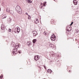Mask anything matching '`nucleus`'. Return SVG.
I'll return each mask as SVG.
<instances>
[{
  "label": "nucleus",
  "instance_id": "obj_13",
  "mask_svg": "<svg viewBox=\"0 0 79 79\" xmlns=\"http://www.w3.org/2000/svg\"><path fill=\"white\" fill-rule=\"evenodd\" d=\"M16 11L19 14H22V10H17Z\"/></svg>",
  "mask_w": 79,
  "mask_h": 79
},
{
  "label": "nucleus",
  "instance_id": "obj_7",
  "mask_svg": "<svg viewBox=\"0 0 79 79\" xmlns=\"http://www.w3.org/2000/svg\"><path fill=\"white\" fill-rule=\"evenodd\" d=\"M34 21H35V24H38V23H39V20H38V19H35L34 20Z\"/></svg>",
  "mask_w": 79,
  "mask_h": 79
},
{
  "label": "nucleus",
  "instance_id": "obj_25",
  "mask_svg": "<svg viewBox=\"0 0 79 79\" xmlns=\"http://www.w3.org/2000/svg\"><path fill=\"white\" fill-rule=\"evenodd\" d=\"M9 32H11V29H9Z\"/></svg>",
  "mask_w": 79,
  "mask_h": 79
},
{
  "label": "nucleus",
  "instance_id": "obj_31",
  "mask_svg": "<svg viewBox=\"0 0 79 79\" xmlns=\"http://www.w3.org/2000/svg\"><path fill=\"white\" fill-rule=\"evenodd\" d=\"M69 72H71V71L70 70H69Z\"/></svg>",
  "mask_w": 79,
  "mask_h": 79
},
{
  "label": "nucleus",
  "instance_id": "obj_23",
  "mask_svg": "<svg viewBox=\"0 0 79 79\" xmlns=\"http://www.w3.org/2000/svg\"><path fill=\"white\" fill-rule=\"evenodd\" d=\"M73 22H72L71 23V24H70V26H72V24H73Z\"/></svg>",
  "mask_w": 79,
  "mask_h": 79
},
{
  "label": "nucleus",
  "instance_id": "obj_26",
  "mask_svg": "<svg viewBox=\"0 0 79 79\" xmlns=\"http://www.w3.org/2000/svg\"><path fill=\"white\" fill-rule=\"evenodd\" d=\"M18 52L19 53H21V51H18Z\"/></svg>",
  "mask_w": 79,
  "mask_h": 79
},
{
  "label": "nucleus",
  "instance_id": "obj_32",
  "mask_svg": "<svg viewBox=\"0 0 79 79\" xmlns=\"http://www.w3.org/2000/svg\"><path fill=\"white\" fill-rule=\"evenodd\" d=\"M29 45H31V43L29 44Z\"/></svg>",
  "mask_w": 79,
  "mask_h": 79
},
{
  "label": "nucleus",
  "instance_id": "obj_36",
  "mask_svg": "<svg viewBox=\"0 0 79 79\" xmlns=\"http://www.w3.org/2000/svg\"><path fill=\"white\" fill-rule=\"evenodd\" d=\"M7 9H6V10H7Z\"/></svg>",
  "mask_w": 79,
  "mask_h": 79
},
{
  "label": "nucleus",
  "instance_id": "obj_11",
  "mask_svg": "<svg viewBox=\"0 0 79 79\" xmlns=\"http://www.w3.org/2000/svg\"><path fill=\"white\" fill-rule=\"evenodd\" d=\"M6 11L8 13H11V14H12L13 12V11L12 10H6Z\"/></svg>",
  "mask_w": 79,
  "mask_h": 79
},
{
  "label": "nucleus",
  "instance_id": "obj_5",
  "mask_svg": "<svg viewBox=\"0 0 79 79\" xmlns=\"http://www.w3.org/2000/svg\"><path fill=\"white\" fill-rule=\"evenodd\" d=\"M40 59V56H35L34 57V60L36 61H37L39 60Z\"/></svg>",
  "mask_w": 79,
  "mask_h": 79
},
{
  "label": "nucleus",
  "instance_id": "obj_17",
  "mask_svg": "<svg viewBox=\"0 0 79 79\" xmlns=\"http://www.w3.org/2000/svg\"><path fill=\"white\" fill-rule=\"evenodd\" d=\"M49 46L50 47H53V44H51V43L49 44Z\"/></svg>",
  "mask_w": 79,
  "mask_h": 79
},
{
  "label": "nucleus",
  "instance_id": "obj_33",
  "mask_svg": "<svg viewBox=\"0 0 79 79\" xmlns=\"http://www.w3.org/2000/svg\"><path fill=\"white\" fill-rule=\"evenodd\" d=\"M0 10H1V8H0Z\"/></svg>",
  "mask_w": 79,
  "mask_h": 79
},
{
  "label": "nucleus",
  "instance_id": "obj_9",
  "mask_svg": "<svg viewBox=\"0 0 79 79\" xmlns=\"http://www.w3.org/2000/svg\"><path fill=\"white\" fill-rule=\"evenodd\" d=\"M6 15H2V19H4L5 18H6Z\"/></svg>",
  "mask_w": 79,
  "mask_h": 79
},
{
  "label": "nucleus",
  "instance_id": "obj_29",
  "mask_svg": "<svg viewBox=\"0 0 79 79\" xmlns=\"http://www.w3.org/2000/svg\"><path fill=\"white\" fill-rule=\"evenodd\" d=\"M0 77H1V79H2V78H3V77H1V76Z\"/></svg>",
  "mask_w": 79,
  "mask_h": 79
},
{
  "label": "nucleus",
  "instance_id": "obj_28",
  "mask_svg": "<svg viewBox=\"0 0 79 79\" xmlns=\"http://www.w3.org/2000/svg\"><path fill=\"white\" fill-rule=\"evenodd\" d=\"M44 68L45 69H46V68L45 67V65H44Z\"/></svg>",
  "mask_w": 79,
  "mask_h": 79
},
{
  "label": "nucleus",
  "instance_id": "obj_22",
  "mask_svg": "<svg viewBox=\"0 0 79 79\" xmlns=\"http://www.w3.org/2000/svg\"><path fill=\"white\" fill-rule=\"evenodd\" d=\"M71 29H70V30H69V29H68L67 31H68V32H69V31H71Z\"/></svg>",
  "mask_w": 79,
  "mask_h": 79
},
{
  "label": "nucleus",
  "instance_id": "obj_2",
  "mask_svg": "<svg viewBox=\"0 0 79 79\" xmlns=\"http://www.w3.org/2000/svg\"><path fill=\"white\" fill-rule=\"evenodd\" d=\"M51 39L52 40L54 41V40H55V39H56V36L55 35H52V37H51Z\"/></svg>",
  "mask_w": 79,
  "mask_h": 79
},
{
  "label": "nucleus",
  "instance_id": "obj_27",
  "mask_svg": "<svg viewBox=\"0 0 79 79\" xmlns=\"http://www.w3.org/2000/svg\"><path fill=\"white\" fill-rule=\"evenodd\" d=\"M25 14L27 15H28V14H27V13H26Z\"/></svg>",
  "mask_w": 79,
  "mask_h": 79
},
{
  "label": "nucleus",
  "instance_id": "obj_30",
  "mask_svg": "<svg viewBox=\"0 0 79 79\" xmlns=\"http://www.w3.org/2000/svg\"><path fill=\"white\" fill-rule=\"evenodd\" d=\"M9 19H10V21H11V19H10V18H9Z\"/></svg>",
  "mask_w": 79,
  "mask_h": 79
},
{
  "label": "nucleus",
  "instance_id": "obj_16",
  "mask_svg": "<svg viewBox=\"0 0 79 79\" xmlns=\"http://www.w3.org/2000/svg\"><path fill=\"white\" fill-rule=\"evenodd\" d=\"M36 41H37V40L36 39H34L33 40V42L34 44H35V42H36Z\"/></svg>",
  "mask_w": 79,
  "mask_h": 79
},
{
  "label": "nucleus",
  "instance_id": "obj_18",
  "mask_svg": "<svg viewBox=\"0 0 79 79\" xmlns=\"http://www.w3.org/2000/svg\"><path fill=\"white\" fill-rule=\"evenodd\" d=\"M47 32L44 31V32L43 33V34H44V35H47Z\"/></svg>",
  "mask_w": 79,
  "mask_h": 79
},
{
  "label": "nucleus",
  "instance_id": "obj_12",
  "mask_svg": "<svg viewBox=\"0 0 79 79\" xmlns=\"http://www.w3.org/2000/svg\"><path fill=\"white\" fill-rule=\"evenodd\" d=\"M1 29L2 30H5V26H3L2 24V25H1Z\"/></svg>",
  "mask_w": 79,
  "mask_h": 79
},
{
  "label": "nucleus",
  "instance_id": "obj_1",
  "mask_svg": "<svg viewBox=\"0 0 79 79\" xmlns=\"http://www.w3.org/2000/svg\"><path fill=\"white\" fill-rule=\"evenodd\" d=\"M12 31L13 32H15V33H17V32L19 33V32H20V28H19V27H17L16 28L12 29Z\"/></svg>",
  "mask_w": 79,
  "mask_h": 79
},
{
  "label": "nucleus",
  "instance_id": "obj_8",
  "mask_svg": "<svg viewBox=\"0 0 79 79\" xmlns=\"http://www.w3.org/2000/svg\"><path fill=\"white\" fill-rule=\"evenodd\" d=\"M15 10H21V7L19 6H17L15 8Z\"/></svg>",
  "mask_w": 79,
  "mask_h": 79
},
{
  "label": "nucleus",
  "instance_id": "obj_14",
  "mask_svg": "<svg viewBox=\"0 0 79 79\" xmlns=\"http://www.w3.org/2000/svg\"><path fill=\"white\" fill-rule=\"evenodd\" d=\"M11 46H12V47H14L15 43L14 42H12V43L11 44Z\"/></svg>",
  "mask_w": 79,
  "mask_h": 79
},
{
  "label": "nucleus",
  "instance_id": "obj_35",
  "mask_svg": "<svg viewBox=\"0 0 79 79\" xmlns=\"http://www.w3.org/2000/svg\"><path fill=\"white\" fill-rule=\"evenodd\" d=\"M54 1H55V0H54Z\"/></svg>",
  "mask_w": 79,
  "mask_h": 79
},
{
  "label": "nucleus",
  "instance_id": "obj_4",
  "mask_svg": "<svg viewBox=\"0 0 79 79\" xmlns=\"http://www.w3.org/2000/svg\"><path fill=\"white\" fill-rule=\"evenodd\" d=\"M12 53L14 55H15H15H16V54H17V53H18V51H17V49L14 48Z\"/></svg>",
  "mask_w": 79,
  "mask_h": 79
},
{
  "label": "nucleus",
  "instance_id": "obj_21",
  "mask_svg": "<svg viewBox=\"0 0 79 79\" xmlns=\"http://www.w3.org/2000/svg\"><path fill=\"white\" fill-rule=\"evenodd\" d=\"M27 2H28V3H31V0H28Z\"/></svg>",
  "mask_w": 79,
  "mask_h": 79
},
{
  "label": "nucleus",
  "instance_id": "obj_20",
  "mask_svg": "<svg viewBox=\"0 0 79 79\" xmlns=\"http://www.w3.org/2000/svg\"><path fill=\"white\" fill-rule=\"evenodd\" d=\"M38 68H40V71L41 70V68H40V66H38Z\"/></svg>",
  "mask_w": 79,
  "mask_h": 79
},
{
  "label": "nucleus",
  "instance_id": "obj_34",
  "mask_svg": "<svg viewBox=\"0 0 79 79\" xmlns=\"http://www.w3.org/2000/svg\"><path fill=\"white\" fill-rule=\"evenodd\" d=\"M15 52H16V50L15 51Z\"/></svg>",
  "mask_w": 79,
  "mask_h": 79
},
{
  "label": "nucleus",
  "instance_id": "obj_19",
  "mask_svg": "<svg viewBox=\"0 0 79 79\" xmlns=\"http://www.w3.org/2000/svg\"><path fill=\"white\" fill-rule=\"evenodd\" d=\"M28 19H31V16L28 15Z\"/></svg>",
  "mask_w": 79,
  "mask_h": 79
},
{
  "label": "nucleus",
  "instance_id": "obj_3",
  "mask_svg": "<svg viewBox=\"0 0 79 79\" xmlns=\"http://www.w3.org/2000/svg\"><path fill=\"white\" fill-rule=\"evenodd\" d=\"M33 37H35L38 34L37 32L35 31H33Z\"/></svg>",
  "mask_w": 79,
  "mask_h": 79
},
{
  "label": "nucleus",
  "instance_id": "obj_15",
  "mask_svg": "<svg viewBox=\"0 0 79 79\" xmlns=\"http://www.w3.org/2000/svg\"><path fill=\"white\" fill-rule=\"evenodd\" d=\"M48 73H52V71L51 70V69H48Z\"/></svg>",
  "mask_w": 79,
  "mask_h": 79
},
{
  "label": "nucleus",
  "instance_id": "obj_10",
  "mask_svg": "<svg viewBox=\"0 0 79 79\" xmlns=\"http://www.w3.org/2000/svg\"><path fill=\"white\" fill-rule=\"evenodd\" d=\"M73 2L74 5H77V0H74L73 1Z\"/></svg>",
  "mask_w": 79,
  "mask_h": 79
},
{
  "label": "nucleus",
  "instance_id": "obj_24",
  "mask_svg": "<svg viewBox=\"0 0 79 79\" xmlns=\"http://www.w3.org/2000/svg\"><path fill=\"white\" fill-rule=\"evenodd\" d=\"M54 22V21H53H53H51V23L52 24H53Z\"/></svg>",
  "mask_w": 79,
  "mask_h": 79
},
{
  "label": "nucleus",
  "instance_id": "obj_6",
  "mask_svg": "<svg viewBox=\"0 0 79 79\" xmlns=\"http://www.w3.org/2000/svg\"><path fill=\"white\" fill-rule=\"evenodd\" d=\"M19 44L18 43H17L15 44V46L14 47L15 48V49H17L18 48H19Z\"/></svg>",
  "mask_w": 79,
  "mask_h": 79
}]
</instances>
